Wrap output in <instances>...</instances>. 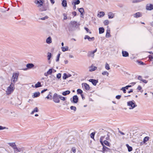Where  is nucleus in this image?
Wrapping results in <instances>:
<instances>
[{"mask_svg":"<svg viewBox=\"0 0 153 153\" xmlns=\"http://www.w3.org/2000/svg\"><path fill=\"white\" fill-rule=\"evenodd\" d=\"M104 31V28L103 27H100L99 28V33L100 34L103 33Z\"/></svg>","mask_w":153,"mask_h":153,"instance_id":"cd10ccee","label":"nucleus"},{"mask_svg":"<svg viewBox=\"0 0 153 153\" xmlns=\"http://www.w3.org/2000/svg\"><path fill=\"white\" fill-rule=\"evenodd\" d=\"M114 16V15L111 12H109L108 14V16L109 19L113 18Z\"/></svg>","mask_w":153,"mask_h":153,"instance_id":"5701e85b","label":"nucleus"},{"mask_svg":"<svg viewBox=\"0 0 153 153\" xmlns=\"http://www.w3.org/2000/svg\"><path fill=\"white\" fill-rule=\"evenodd\" d=\"M149 137L148 136H146L144 137L143 140V142L144 143H145L146 142L149 140Z\"/></svg>","mask_w":153,"mask_h":153,"instance_id":"2f4dec72","label":"nucleus"},{"mask_svg":"<svg viewBox=\"0 0 153 153\" xmlns=\"http://www.w3.org/2000/svg\"><path fill=\"white\" fill-rule=\"evenodd\" d=\"M77 92L78 94H82V91L80 89H78L77 90Z\"/></svg>","mask_w":153,"mask_h":153,"instance_id":"58836bf2","label":"nucleus"},{"mask_svg":"<svg viewBox=\"0 0 153 153\" xmlns=\"http://www.w3.org/2000/svg\"><path fill=\"white\" fill-rule=\"evenodd\" d=\"M121 96L120 95H118L116 96V98L117 99H119L120 98Z\"/></svg>","mask_w":153,"mask_h":153,"instance_id":"13d9d810","label":"nucleus"},{"mask_svg":"<svg viewBox=\"0 0 153 153\" xmlns=\"http://www.w3.org/2000/svg\"><path fill=\"white\" fill-rule=\"evenodd\" d=\"M147 10H151L153 9V5L152 4H147L146 6Z\"/></svg>","mask_w":153,"mask_h":153,"instance_id":"9b49d317","label":"nucleus"},{"mask_svg":"<svg viewBox=\"0 0 153 153\" xmlns=\"http://www.w3.org/2000/svg\"><path fill=\"white\" fill-rule=\"evenodd\" d=\"M19 151L18 152H21L22 151H23V148H19Z\"/></svg>","mask_w":153,"mask_h":153,"instance_id":"bf43d9fd","label":"nucleus"},{"mask_svg":"<svg viewBox=\"0 0 153 153\" xmlns=\"http://www.w3.org/2000/svg\"><path fill=\"white\" fill-rule=\"evenodd\" d=\"M43 0H35L34 3L39 7H41L43 5Z\"/></svg>","mask_w":153,"mask_h":153,"instance_id":"39448f33","label":"nucleus"},{"mask_svg":"<svg viewBox=\"0 0 153 153\" xmlns=\"http://www.w3.org/2000/svg\"><path fill=\"white\" fill-rule=\"evenodd\" d=\"M104 23L105 25H108L109 23V21L108 20H105L104 22Z\"/></svg>","mask_w":153,"mask_h":153,"instance_id":"8fccbe9b","label":"nucleus"},{"mask_svg":"<svg viewBox=\"0 0 153 153\" xmlns=\"http://www.w3.org/2000/svg\"><path fill=\"white\" fill-rule=\"evenodd\" d=\"M106 36H107L108 37H109L110 36V33L108 31V30H107V33H106Z\"/></svg>","mask_w":153,"mask_h":153,"instance_id":"4d7b16f0","label":"nucleus"},{"mask_svg":"<svg viewBox=\"0 0 153 153\" xmlns=\"http://www.w3.org/2000/svg\"><path fill=\"white\" fill-rule=\"evenodd\" d=\"M105 68L106 69L109 70L110 69V66L108 63H106L105 64Z\"/></svg>","mask_w":153,"mask_h":153,"instance_id":"473e14b6","label":"nucleus"},{"mask_svg":"<svg viewBox=\"0 0 153 153\" xmlns=\"http://www.w3.org/2000/svg\"><path fill=\"white\" fill-rule=\"evenodd\" d=\"M48 6H46L45 7H44L42 9H41L40 10L41 11H45L48 9Z\"/></svg>","mask_w":153,"mask_h":153,"instance_id":"79ce46f5","label":"nucleus"},{"mask_svg":"<svg viewBox=\"0 0 153 153\" xmlns=\"http://www.w3.org/2000/svg\"><path fill=\"white\" fill-rule=\"evenodd\" d=\"M61 76V74L60 73H59L56 75V77L58 79H59Z\"/></svg>","mask_w":153,"mask_h":153,"instance_id":"de8ad7c7","label":"nucleus"},{"mask_svg":"<svg viewBox=\"0 0 153 153\" xmlns=\"http://www.w3.org/2000/svg\"><path fill=\"white\" fill-rule=\"evenodd\" d=\"M120 90L123 91L124 93H125L126 92V91L124 87H122Z\"/></svg>","mask_w":153,"mask_h":153,"instance_id":"3c124183","label":"nucleus"},{"mask_svg":"<svg viewBox=\"0 0 153 153\" xmlns=\"http://www.w3.org/2000/svg\"><path fill=\"white\" fill-rule=\"evenodd\" d=\"M54 70V69H53L52 68L49 69L48 71L46 73H44V75L45 76H47L48 75H51L52 74V71Z\"/></svg>","mask_w":153,"mask_h":153,"instance_id":"6e6552de","label":"nucleus"},{"mask_svg":"<svg viewBox=\"0 0 153 153\" xmlns=\"http://www.w3.org/2000/svg\"><path fill=\"white\" fill-rule=\"evenodd\" d=\"M19 74L17 73H14L13 74L11 79V83L14 85L16 81H17Z\"/></svg>","mask_w":153,"mask_h":153,"instance_id":"f03ea898","label":"nucleus"},{"mask_svg":"<svg viewBox=\"0 0 153 153\" xmlns=\"http://www.w3.org/2000/svg\"><path fill=\"white\" fill-rule=\"evenodd\" d=\"M102 137H101L100 138V143H101V144H102V146H103V145H104V144H103V143L102 141Z\"/></svg>","mask_w":153,"mask_h":153,"instance_id":"603ef678","label":"nucleus"},{"mask_svg":"<svg viewBox=\"0 0 153 153\" xmlns=\"http://www.w3.org/2000/svg\"><path fill=\"white\" fill-rule=\"evenodd\" d=\"M127 105L130 107L129 108L130 109H133L137 106V105H135V103L132 101H129L127 102Z\"/></svg>","mask_w":153,"mask_h":153,"instance_id":"20e7f679","label":"nucleus"},{"mask_svg":"<svg viewBox=\"0 0 153 153\" xmlns=\"http://www.w3.org/2000/svg\"><path fill=\"white\" fill-rule=\"evenodd\" d=\"M70 108L71 109L74 110V111H76V108L75 106H71L70 107Z\"/></svg>","mask_w":153,"mask_h":153,"instance_id":"09e8293b","label":"nucleus"},{"mask_svg":"<svg viewBox=\"0 0 153 153\" xmlns=\"http://www.w3.org/2000/svg\"><path fill=\"white\" fill-rule=\"evenodd\" d=\"M72 14L74 16H75L76 15V12L74 11L72 13Z\"/></svg>","mask_w":153,"mask_h":153,"instance_id":"69168bd1","label":"nucleus"},{"mask_svg":"<svg viewBox=\"0 0 153 153\" xmlns=\"http://www.w3.org/2000/svg\"><path fill=\"white\" fill-rule=\"evenodd\" d=\"M71 152H73L74 153H75L76 152V149L75 147H73L71 150Z\"/></svg>","mask_w":153,"mask_h":153,"instance_id":"4c0bfd02","label":"nucleus"},{"mask_svg":"<svg viewBox=\"0 0 153 153\" xmlns=\"http://www.w3.org/2000/svg\"><path fill=\"white\" fill-rule=\"evenodd\" d=\"M15 89L14 85L11 83L10 86L7 88V94L8 95L10 94Z\"/></svg>","mask_w":153,"mask_h":153,"instance_id":"f257e3e1","label":"nucleus"},{"mask_svg":"<svg viewBox=\"0 0 153 153\" xmlns=\"http://www.w3.org/2000/svg\"><path fill=\"white\" fill-rule=\"evenodd\" d=\"M40 96V93L39 92H35L34 93L33 95L32 96L33 98L36 97Z\"/></svg>","mask_w":153,"mask_h":153,"instance_id":"dca6fc26","label":"nucleus"},{"mask_svg":"<svg viewBox=\"0 0 153 153\" xmlns=\"http://www.w3.org/2000/svg\"><path fill=\"white\" fill-rule=\"evenodd\" d=\"M6 128L5 127H3L1 126H0V130H3Z\"/></svg>","mask_w":153,"mask_h":153,"instance_id":"5fc2aeb1","label":"nucleus"},{"mask_svg":"<svg viewBox=\"0 0 153 153\" xmlns=\"http://www.w3.org/2000/svg\"><path fill=\"white\" fill-rule=\"evenodd\" d=\"M70 23L73 27H75L77 25V22L75 21H72Z\"/></svg>","mask_w":153,"mask_h":153,"instance_id":"4be33fe9","label":"nucleus"},{"mask_svg":"<svg viewBox=\"0 0 153 153\" xmlns=\"http://www.w3.org/2000/svg\"><path fill=\"white\" fill-rule=\"evenodd\" d=\"M62 49V50L63 52H65V51H67L68 50V48L67 46H66L65 47H62L61 48Z\"/></svg>","mask_w":153,"mask_h":153,"instance_id":"7c9ffc66","label":"nucleus"},{"mask_svg":"<svg viewBox=\"0 0 153 153\" xmlns=\"http://www.w3.org/2000/svg\"><path fill=\"white\" fill-rule=\"evenodd\" d=\"M95 134V133L94 132H92L90 136L92 138H94Z\"/></svg>","mask_w":153,"mask_h":153,"instance_id":"a18cd8bd","label":"nucleus"},{"mask_svg":"<svg viewBox=\"0 0 153 153\" xmlns=\"http://www.w3.org/2000/svg\"><path fill=\"white\" fill-rule=\"evenodd\" d=\"M104 143L107 146H110V144L106 140H104Z\"/></svg>","mask_w":153,"mask_h":153,"instance_id":"c9c22d12","label":"nucleus"},{"mask_svg":"<svg viewBox=\"0 0 153 153\" xmlns=\"http://www.w3.org/2000/svg\"><path fill=\"white\" fill-rule=\"evenodd\" d=\"M142 82L145 83H146L147 82L146 81V80L145 79H142Z\"/></svg>","mask_w":153,"mask_h":153,"instance_id":"774afa93","label":"nucleus"},{"mask_svg":"<svg viewBox=\"0 0 153 153\" xmlns=\"http://www.w3.org/2000/svg\"><path fill=\"white\" fill-rule=\"evenodd\" d=\"M97 50V49L96 48L94 51H91V52L93 54H94V53L96 52Z\"/></svg>","mask_w":153,"mask_h":153,"instance_id":"e2e57ef3","label":"nucleus"},{"mask_svg":"<svg viewBox=\"0 0 153 153\" xmlns=\"http://www.w3.org/2000/svg\"><path fill=\"white\" fill-rule=\"evenodd\" d=\"M13 150H14V152L15 153H17L19 151V148H17L16 146L13 149Z\"/></svg>","mask_w":153,"mask_h":153,"instance_id":"a19ab883","label":"nucleus"},{"mask_svg":"<svg viewBox=\"0 0 153 153\" xmlns=\"http://www.w3.org/2000/svg\"><path fill=\"white\" fill-rule=\"evenodd\" d=\"M78 10L81 13V15H82L83 13H84V9L83 8H81L79 9Z\"/></svg>","mask_w":153,"mask_h":153,"instance_id":"bb28decb","label":"nucleus"},{"mask_svg":"<svg viewBox=\"0 0 153 153\" xmlns=\"http://www.w3.org/2000/svg\"><path fill=\"white\" fill-rule=\"evenodd\" d=\"M88 69L89 71L92 72L96 70L97 69V67L93 66V65H92L91 66L89 67Z\"/></svg>","mask_w":153,"mask_h":153,"instance_id":"423d86ee","label":"nucleus"},{"mask_svg":"<svg viewBox=\"0 0 153 153\" xmlns=\"http://www.w3.org/2000/svg\"><path fill=\"white\" fill-rule=\"evenodd\" d=\"M48 17L47 16H45L44 17H42L41 18V19L42 20H44L45 19H47L48 18Z\"/></svg>","mask_w":153,"mask_h":153,"instance_id":"0e129e2a","label":"nucleus"},{"mask_svg":"<svg viewBox=\"0 0 153 153\" xmlns=\"http://www.w3.org/2000/svg\"><path fill=\"white\" fill-rule=\"evenodd\" d=\"M48 60H49L51 57V54L50 53H48Z\"/></svg>","mask_w":153,"mask_h":153,"instance_id":"ea45409f","label":"nucleus"},{"mask_svg":"<svg viewBox=\"0 0 153 153\" xmlns=\"http://www.w3.org/2000/svg\"><path fill=\"white\" fill-rule=\"evenodd\" d=\"M53 101L56 103H58L60 102L59 95L56 93H55L53 97Z\"/></svg>","mask_w":153,"mask_h":153,"instance_id":"7ed1b4c3","label":"nucleus"},{"mask_svg":"<svg viewBox=\"0 0 153 153\" xmlns=\"http://www.w3.org/2000/svg\"><path fill=\"white\" fill-rule=\"evenodd\" d=\"M97 50V49L96 48L94 51H91V52L93 54H94V53L96 52Z\"/></svg>","mask_w":153,"mask_h":153,"instance_id":"680f3d73","label":"nucleus"},{"mask_svg":"<svg viewBox=\"0 0 153 153\" xmlns=\"http://www.w3.org/2000/svg\"><path fill=\"white\" fill-rule=\"evenodd\" d=\"M111 150L110 149L105 146V145L103 146L102 152V153H105V152L110 151Z\"/></svg>","mask_w":153,"mask_h":153,"instance_id":"0eeeda50","label":"nucleus"},{"mask_svg":"<svg viewBox=\"0 0 153 153\" xmlns=\"http://www.w3.org/2000/svg\"><path fill=\"white\" fill-rule=\"evenodd\" d=\"M82 85H84V88L85 90H89L90 87L88 84L86 83H83Z\"/></svg>","mask_w":153,"mask_h":153,"instance_id":"ddd939ff","label":"nucleus"},{"mask_svg":"<svg viewBox=\"0 0 153 153\" xmlns=\"http://www.w3.org/2000/svg\"><path fill=\"white\" fill-rule=\"evenodd\" d=\"M38 109L37 107H35V108H34V110L32 111V112L30 113L31 114H33L35 112H37L38 111Z\"/></svg>","mask_w":153,"mask_h":153,"instance_id":"a878e982","label":"nucleus"},{"mask_svg":"<svg viewBox=\"0 0 153 153\" xmlns=\"http://www.w3.org/2000/svg\"><path fill=\"white\" fill-rule=\"evenodd\" d=\"M133 16L134 17L137 18L138 17L141 16V14L139 12H137L135 14H134Z\"/></svg>","mask_w":153,"mask_h":153,"instance_id":"2eb2a0df","label":"nucleus"},{"mask_svg":"<svg viewBox=\"0 0 153 153\" xmlns=\"http://www.w3.org/2000/svg\"><path fill=\"white\" fill-rule=\"evenodd\" d=\"M59 99H60L61 100H63V101H64L65 100V97L60 96V95H59Z\"/></svg>","mask_w":153,"mask_h":153,"instance_id":"37998d69","label":"nucleus"},{"mask_svg":"<svg viewBox=\"0 0 153 153\" xmlns=\"http://www.w3.org/2000/svg\"><path fill=\"white\" fill-rule=\"evenodd\" d=\"M60 56V53H59L58 54L57 56V58H56V62H58L59 61Z\"/></svg>","mask_w":153,"mask_h":153,"instance_id":"49530a36","label":"nucleus"},{"mask_svg":"<svg viewBox=\"0 0 153 153\" xmlns=\"http://www.w3.org/2000/svg\"><path fill=\"white\" fill-rule=\"evenodd\" d=\"M80 3V1L79 0H77L76 1L74 2V4H78Z\"/></svg>","mask_w":153,"mask_h":153,"instance_id":"6e6d98bb","label":"nucleus"},{"mask_svg":"<svg viewBox=\"0 0 153 153\" xmlns=\"http://www.w3.org/2000/svg\"><path fill=\"white\" fill-rule=\"evenodd\" d=\"M70 93V91H66L62 92V94L64 96H66L67 94H69Z\"/></svg>","mask_w":153,"mask_h":153,"instance_id":"c85d7f7f","label":"nucleus"},{"mask_svg":"<svg viewBox=\"0 0 153 153\" xmlns=\"http://www.w3.org/2000/svg\"><path fill=\"white\" fill-rule=\"evenodd\" d=\"M78 97L76 95H75L73 96V101L74 103H76L78 102Z\"/></svg>","mask_w":153,"mask_h":153,"instance_id":"9d476101","label":"nucleus"},{"mask_svg":"<svg viewBox=\"0 0 153 153\" xmlns=\"http://www.w3.org/2000/svg\"><path fill=\"white\" fill-rule=\"evenodd\" d=\"M8 144L13 148L14 149V148L16 147V145L14 143H8Z\"/></svg>","mask_w":153,"mask_h":153,"instance_id":"f3484780","label":"nucleus"},{"mask_svg":"<svg viewBox=\"0 0 153 153\" xmlns=\"http://www.w3.org/2000/svg\"><path fill=\"white\" fill-rule=\"evenodd\" d=\"M89 81L91 82L92 84L94 85H96L97 83L98 82V81L93 79H90Z\"/></svg>","mask_w":153,"mask_h":153,"instance_id":"1a4fd4ad","label":"nucleus"},{"mask_svg":"<svg viewBox=\"0 0 153 153\" xmlns=\"http://www.w3.org/2000/svg\"><path fill=\"white\" fill-rule=\"evenodd\" d=\"M138 79L139 80L142 81V77L140 76H139L138 77Z\"/></svg>","mask_w":153,"mask_h":153,"instance_id":"052dcab7","label":"nucleus"},{"mask_svg":"<svg viewBox=\"0 0 153 153\" xmlns=\"http://www.w3.org/2000/svg\"><path fill=\"white\" fill-rule=\"evenodd\" d=\"M105 15V13L103 12H100L98 14V16L100 17L103 16Z\"/></svg>","mask_w":153,"mask_h":153,"instance_id":"c756f323","label":"nucleus"},{"mask_svg":"<svg viewBox=\"0 0 153 153\" xmlns=\"http://www.w3.org/2000/svg\"><path fill=\"white\" fill-rule=\"evenodd\" d=\"M102 74L103 75H106L108 76L109 75V73L107 71H105L102 73Z\"/></svg>","mask_w":153,"mask_h":153,"instance_id":"f704fd0d","label":"nucleus"},{"mask_svg":"<svg viewBox=\"0 0 153 153\" xmlns=\"http://www.w3.org/2000/svg\"><path fill=\"white\" fill-rule=\"evenodd\" d=\"M46 42L48 44H50L52 42V39L51 37L49 36L48 37L46 40Z\"/></svg>","mask_w":153,"mask_h":153,"instance_id":"4468645a","label":"nucleus"},{"mask_svg":"<svg viewBox=\"0 0 153 153\" xmlns=\"http://www.w3.org/2000/svg\"><path fill=\"white\" fill-rule=\"evenodd\" d=\"M62 6L64 7H66L67 6V3L66 0H63L62 1Z\"/></svg>","mask_w":153,"mask_h":153,"instance_id":"412c9836","label":"nucleus"},{"mask_svg":"<svg viewBox=\"0 0 153 153\" xmlns=\"http://www.w3.org/2000/svg\"><path fill=\"white\" fill-rule=\"evenodd\" d=\"M63 15L64 16V17L63 18V20H65L67 18V15H66V14H65V13H64L63 14Z\"/></svg>","mask_w":153,"mask_h":153,"instance_id":"864d4df0","label":"nucleus"},{"mask_svg":"<svg viewBox=\"0 0 153 153\" xmlns=\"http://www.w3.org/2000/svg\"><path fill=\"white\" fill-rule=\"evenodd\" d=\"M51 3L52 4H54L55 2H54V0H50Z\"/></svg>","mask_w":153,"mask_h":153,"instance_id":"338daca9","label":"nucleus"},{"mask_svg":"<svg viewBox=\"0 0 153 153\" xmlns=\"http://www.w3.org/2000/svg\"><path fill=\"white\" fill-rule=\"evenodd\" d=\"M32 86L33 87H35L36 88H38V87H41L42 86H41L40 82H38L35 85V86L34 87L33 86V85H32Z\"/></svg>","mask_w":153,"mask_h":153,"instance_id":"a211bd4d","label":"nucleus"},{"mask_svg":"<svg viewBox=\"0 0 153 153\" xmlns=\"http://www.w3.org/2000/svg\"><path fill=\"white\" fill-rule=\"evenodd\" d=\"M84 39H88V40L89 41H91V40H92V41L94 40V37H92L91 38L89 36H88L86 35L85 36V37L84 38Z\"/></svg>","mask_w":153,"mask_h":153,"instance_id":"f8f14e48","label":"nucleus"},{"mask_svg":"<svg viewBox=\"0 0 153 153\" xmlns=\"http://www.w3.org/2000/svg\"><path fill=\"white\" fill-rule=\"evenodd\" d=\"M71 76V74L67 75L65 73L64 74V76H63V79H66L67 78Z\"/></svg>","mask_w":153,"mask_h":153,"instance_id":"aec40b11","label":"nucleus"},{"mask_svg":"<svg viewBox=\"0 0 153 153\" xmlns=\"http://www.w3.org/2000/svg\"><path fill=\"white\" fill-rule=\"evenodd\" d=\"M137 89L138 90H139V91H140L141 92H142L143 91V90H142V88L140 85L138 86Z\"/></svg>","mask_w":153,"mask_h":153,"instance_id":"e433bc0d","label":"nucleus"},{"mask_svg":"<svg viewBox=\"0 0 153 153\" xmlns=\"http://www.w3.org/2000/svg\"><path fill=\"white\" fill-rule=\"evenodd\" d=\"M84 29L87 32L89 33L90 34H91V32L89 30V29L88 28L86 27H85Z\"/></svg>","mask_w":153,"mask_h":153,"instance_id":"c03bdc74","label":"nucleus"},{"mask_svg":"<svg viewBox=\"0 0 153 153\" xmlns=\"http://www.w3.org/2000/svg\"><path fill=\"white\" fill-rule=\"evenodd\" d=\"M34 66L33 64L32 63H28L27 64L26 67L28 68H33Z\"/></svg>","mask_w":153,"mask_h":153,"instance_id":"6ab92c4d","label":"nucleus"},{"mask_svg":"<svg viewBox=\"0 0 153 153\" xmlns=\"http://www.w3.org/2000/svg\"><path fill=\"white\" fill-rule=\"evenodd\" d=\"M88 56H89L92 57V58H94V54H93L91 52H89L88 53Z\"/></svg>","mask_w":153,"mask_h":153,"instance_id":"72a5a7b5","label":"nucleus"},{"mask_svg":"<svg viewBox=\"0 0 153 153\" xmlns=\"http://www.w3.org/2000/svg\"><path fill=\"white\" fill-rule=\"evenodd\" d=\"M126 146L129 152H130L132 150V147L130 146L128 144H126Z\"/></svg>","mask_w":153,"mask_h":153,"instance_id":"b1692460","label":"nucleus"},{"mask_svg":"<svg viewBox=\"0 0 153 153\" xmlns=\"http://www.w3.org/2000/svg\"><path fill=\"white\" fill-rule=\"evenodd\" d=\"M123 56L124 57H127L128 56V53L126 51H122Z\"/></svg>","mask_w":153,"mask_h":153,"instance_id":"393cba45","label":"nucleus"}]
</instances>
